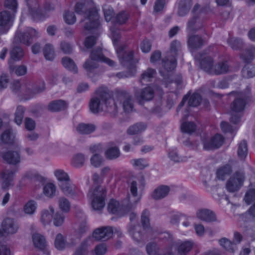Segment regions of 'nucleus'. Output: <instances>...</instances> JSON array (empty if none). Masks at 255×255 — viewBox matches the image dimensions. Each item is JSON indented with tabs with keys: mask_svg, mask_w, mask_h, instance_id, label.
I'll return each mask as SVG.
<instances>
[{
	"mask_svg": "<svg viewBox=\"0 0 255 255\" xmlns=\"http://www.w3.org/2000/svg\"><path fill=\"white\" fill-rule=\"evenodd\" d=\"M159 247L156 243L151 242L147 245L146 250L148 255H153L159 251Z\"/></svg>",
	"mask_w": 255,
	"mask_h": 255,
	"instance_id": "obj_57",
	"label": "nucleus"
},
{
	"mask_svg": "<svg viewBox=\"0 0 255 255\" xmlns=\"http://www.w3.org/2000/svg\"><path fill=\"white\" fill-rule=\"evenodd\" d=\"M43 53L45 58L47 60L51 61L54 59L55 54L52 45L47 44L45 45L43 49Z\"/></svg>",
	"mask_w": 255,
	"mask_h": 255,
	"instance_id": "obj_40",
	"label": "nucleus"
},
{
	"mask_svg": "<svg viewBox=\"0 0 255 255\" xmlns=\"http://www.w3.org/2000/svg\"><path fill=\"white\" fill-rule=\"evenodd\" d=\"M114 99L110 98L107 93L97 92L91 100L89 107L90 111L95 114L101 111L113 112L116 110L119 101H123V107L126 112L132 110V104L130 96L125 91L117 90L114 94Z\"/></svg>",
	"mask_w": 255,
	"mask_h": 255,
	"instance_id": "obj_1",
	"label": "nucleus"
},
{
	"mask_svg": "<svg viewBox=\"0 0 255 255\" xmlns=\"http://www.w3.org/2000/svg\"><path fill=\"white\" fill-rule=\"evenodd\" d=\"M19 226L12 218L3 219L0 226V238L5 237L16 233Z\"/></svg>",
	"mask_w": 255,
	"mask_h": 255,
	"instance_id": "obj_11",
	"label": "nucleus"
},
{
	"mask_svg": "<svg viewBox=\"0 0 255 255\" xmlns=\"http://www.w3.org/2000/svg\"><path fill=\"white\" fill-rule=\"evenodd\" d=\"M24 112V109L23 107L19 106L17 107L15 113L14 122L17 125H20L22 123Z\"/></svg>",
	"mask_w": 255,
	"mask_h": 255,
	"instance_id": "obj_51",
	"label": "nucleus"
},
{
	"mask_svg": "<svg viewBox=\"0 0 255 255\" xmlns=\"http://www.w3.org/2000/svg\"><path fill=\"white\" fill-rule=\"evenodd\" d=\"M196 216L200 220L206 222H211L216 220L215 214L212 211L206 209L198 210L196 213Z\"/></svg>",
	"mask_w": 255,
	"mask_h": 255,
	"instance_id": "obj_21",
	"label": "nucleus"
},
{
	"mask_svg": "<svg viewBox=\"0 0 255 255\" xmlns=\"http://www.w3.org/2000/svg\"><path fill=\"white\" fill-rule=\"evenodd\" d=\"M154 93L153 90L150 87H147L143 89L140 93H136L135 95L139 99L148 101L153 98Z\"/></svg>",
	"mask_w": 255,
	"mask_h": 255,
	"instance_id": "obj_27",
	"label": "nucleus"
},
{
	"mask_svg": "<svg viewBox=\"0 0 255 255\" xmlns=\"http://www.w3.org/2000/svg\"><path fill=\"white\" fill-rule=\"evenodd\" d=\"M120 155L119 148L116 146H111L108 148L105 152L106 157L109 159H114Z\"/></svg>",
	"mask_w": 255,
	"mask_h": 255,
	"instance_id": "obj_37",
	"label": "nucleus"
},
{
	"mask_svg": "<svg viewBox=\"0 0 255 255\" xmlns=\"http://www.w3.org/2000/svg\"><path fill=\"white\" fill-rule=\"evenodd\" d=\"M37 208L36 202L33 200L28 201L23 206V211L25 214L32 215L35 214Z\"/></svg>",
	"mask_w": 255,
	"mask_h": 255,
	"instance_id": "obj_30",
	"label": "nucleus"
},
{
	"mask_svg": "<svg viewBox=\"0 0 255 255\" xmlns=\"http://www.w3.org/2000/svg\"><path fill=\"white\" fill-rule=\"evenodd\" d=\"M75 10L77 13L84 15L83 22L86 30H92L99 26V15L92 0H83L77 2Z\"/></svg>",
	"mask_w": 255,
	"mask_h": 255,
	"instance_id": "obj_2",
	"label": "nucleus"
},
{
	"mask_svg": "<svg viewBox=\"0 0 255 255\" xmlns=\"http://www.w3.org/2000/svg\"><path fill=\"white\" fill-rule=\"evenodd\" d=\"M32 241L35 247L40 250L44 249L46 246L44 237L38 233H34L33 234Z\"/></svg>",
	"mask_w": 255,
	"mask_h": 255,
	"instance_id": "obj_29",
	"label": "nucleus"
},
{
	"mask_svg": "<svg viewBox=\"0 0 255 255\" xmlns=\"http://www.w3.org/2000/svg\"><path fill=\"white\" fill-rule=\"evenodd\" d=\"M242 74L246 78H251L255 76V66L250 65L245 67L242 70Z\"/></svg>",
	"mask_w": 255,
	"mask_h": 255,
	"instance_id": "obj_56",
	"label": "nucleus"
},
{
	"mask_svg": "<svg viewBox=\"0 0 255 255\" xmlns=\"http://www.w3.org/2000/svg\"><path fill=\"white\" fill-rule=\"evenodd\" d=\"M200 95L197 93H195L190 97L188 101V104L190 106L195 107L199 105L200 103Z\"/></svg>",
	"mask_w": 255,
	"mask_h": 255,
	"instance_id": "obj_59",
	"label": "nucleus"
},
{
	"mask_svg": "<svg viewBox=\"0 0 255 255\" xmlns=\"http://www.w3.org/2000/svg\"><path fill=\"white\" fill-rule=\"evenodd\" d=\"M155 74V71L154 70L150 68L148 69L142 74L140 79V83H143L145 82L149 81Z\"/></svg>",
	"mask_w": 255,
	"mask_h": 255,
	"instance_id": "obj_50",
	"label": "nucleus"
},
{
	"mask_svg": "<svg viewBox=\"0 0 255 255\" xmlns=\"http://www.w3.org/2000/svg\"><path fill=\"white\" fill-rule=\"evenodd\" d=\"M117 233L121 234L120 230L119 229L113 228L111 227H101L96 229L93 233V237L88 238L83 242L80 248L75 253L74 255H87V247L93 242L94 239L95 240H107L110 238L113 234Z\"/></svg>",
	"mask_w": 255,
	"mask_h": 255,
	"instance_id": "obj_3",
	"label": "nucleus"
},
{
	"mask_svg": "<svg viewBox=\"0 0 255 255\" xmlns=\"http://www.w3.org/2000/svg\"><path fill=\"white\" fill-rule=\"evenodd\" d=\"M247 143L245 141H242L239 145L238 154L241 159H244L247 155Z\"/></svg>",
	"mask_w": 255,
	"mask_h": 255,
	"instance_id": "obj_47",
	"label": "nucleus"
},
{
	"mask_svg": "<svg viewBox=\"0 0 255 255\" xmlns=\"http://www.w3.org/2000/svg\"><path fill=\"white\" fill-rule=\"evenodd\" d=\"M3 159L10 164H16L20 161V156L17 151H8L2 155Z\"/></svg>",
	"mask_w": 255,
	"mask_h": 255,
	"instance_id": "obj_26",
	"label": "nucleus"
},
{
	"mask_svg": "<svg viewBox=\"0 0 255 255\" xmlns=\"http://www.w3.org/2000/svg\"><path fill=\"white\" fill-rule=\"evenodd\" d=\"M65 217L62 213L59 211H55L52 218L53 225L56 227L62 226L65 221Z\"/></svg>",
	"mask_w": 255,
	"mask_h": 255,
	"instance_id": "obj_43",
	"label": "nucleus"
},
{
	"mask_svg": "<svg viewBox=\"0 0 255 255\" xmlns=\"http://www.w3.org/2000/svg\"><path fill=\"white\" fill-rule=\"evenodd\" d=\"M14 139V135L9 130H5L1 136V141L6 143H12Z\"/></svg>",
	"mask_w": 255,
	"mask_h": 255,
	"instance_id": "obj_52",
	"label": "nucleus"
},
{
	"mask_svg": "<svg viewBox=\"0 0 255 255\" xmlns=\"http://www.w3.org/2000/svg\"><path fill=\"white\" fill-rule=\"evenodd\" d=\"M246 105L245 100L242 93H240L231 105V109L233 112L239 113L242 112Z\"/></svg>",
	"mask_w": 255,
	"mask_h": 255,
	"instance_id": "obj_23",
	"label": "nucleus"
},
{
	"mask_svg": "<svg viewBox=\"0 0 255 255\" xmlns=\"http://www.w3.org/2000/svg\"><path fill=\"white\" fill-rule=\"evenodd\" d=\"M244 200L247 204H250L252 201L255 200V190H249L246 194Z\"/></svg>",
	"mask_w": 255,
	"mask_h": 255,
	"instance_id": "obj_62",
	"label": "nucleus"
},
{
	"mask_svg": "<svg viewBox=\"0 0 255 255\" xmlns=\"http://www.w3.org/2000/svg\"><path fill=\"white\" fill-rule=\"evenodd\" d=\"M106 195V190L103 187L98 186L90 189L87 196L94 210H101L104 207Z\"/></svg>",
	"mask_w": 255,
	"mask_h": 255,
	"instance_id": "obj_5",
	"label": "nucleus"
},
{
	"mask_svg": "<svg viewBox=\"0 0 255 255\" xmlns=\"http://www.w3.org/2000/svg\"><path fill=\"white\" fill-rule=\"evenodd\" d=\"M193 242L190 241H186L185 242H174L171 243L170 250L173 247H175L177 249V252L180 255H187L193 248Z\"/></svg>",
	"mask_w": 255,
	"mask_h": 255,
	"instance_id": "obj_16",
	"label": "nucleus"
},
{
	"mask_svg": "<svg viewBox=\"0 0 255 255\" xmlns=\"http://www.w3.org/2000/svg\"><path fill=\"white\" fill-rule=\"evenodd\" d=\"M183 219H185V220L182 222V225L185 227H189L191 224L190 218L189 217L187 218L185 215L181 213H177L174 215L171 220V222L172 224H176Z\"/></svg>",
	"mask_w": 255,
	"mask_h": 255,
	"instance_id": "obj_39",
	"label": "nucleus"
},
{
	"mask_svg": "<svg viewBox=\"0 0 255 255\" xmlns=\"http://www.w3.org/2000/svg\"><path fill=\"white\" fill-rule=\"evenodd\" d=\"M85 161V156L81 153H78L73 156L71 164L72 165L77 168L82 167Z\"/></svg>",
	"mask_w": 255,
	"mask_h": 255,
	"instance_id": "obj_41",
	"label": "nucleus"
},
{
	"mask_svg": "<svg viewBox=\"0 0 255 255\" xmlns=\"http://www.w3.org/2000/svg\"><path fill=\"white\" fill-rule=\"evenodd\" d=\"M168 157L171 160L175 162H185L187 161V157L180 156L175 148L171 149L169 151Z\"/></svg>",
	"mask_w": 255,
	"mask_h": 255,
	"instance_id": "obj_45",
	"label": "nucleus"
},
{
	"mask_svg": "<svg viewBox=\"0 0 255 255\" xmlns=\"http://www.w3.org/2000/svg\"><path fill=\"white\" fill-rule=\"evenodd\" d=\"M3 5L5 8L9 10L10 12L16 13L18 7L17 0H5Z\"/></svg>",
	"mask_w": 255,
	"mask_h": 255,
	"instance_id": "obj_48",
	"label": "nucleus"
},
{
	"mask_svg": "<svg viewBox=\"0 0 255 255\" xmlns=\"http://www.w3.org/2000/svg\"><path fill=\"white\" fill-rule=\"evenodd\" d=\"M68 103L62 100H55L49 103L48 109L52 112H58L67 108Z\"/></svg>",
	"mask_w": 255,
	"mask_h": 255,
	"instance_id": "obj_25",
	"label": "nucleus"
},
{
	"mask_svg": "<svg viewBox=\"0 0 255 255\" xmlns=\"http://www.w3.org/2000/svg\"><path fill=\"white\" fill-rule=\"evenodd\" d=\"M102 61L111 67H115V62L108 58L105 57L101 49L93 51L90 55V59L84 65V68L88 72L91 71L97 67V62Z\"/></svg>",
	"mask_w": 255,
	"mask_h": 255,
	"instance_id": "obj_8",
	"label": "nucleus"
},
{
	"mask_svg": "<svg viewBox=\"0 0 255 255\" xmlns=\"http://www.w3.org/2000/svg\"><path fill=\"white\" fill-rule=\"evenodd\" d=\"M13 70H10V72H14L17 76H22L25 75L27 72V68L24 65H20L15 68L12 67Z\"/></svg>",
	"mask_w": 255,
	"mask_h": 255,
	"instance_id": "obj_61",
	"label": "nucleus"
},
{
	"mask_svg": "<svg viewBox=\"0 0 255 255\" xmlns=\"http://www.w3.org/2000/svg\"><path fill=\"white\" fill-rule=\"evenodd\" d=\"M224 138L219 134H216L211 138L204 137L202 138L203 149L211 150L220 147L223 143Z\"/></svg>",
	"mask_w": 255,
	"mask_h": 255,
	"instance_id": "obj_15",
	"label": "nucleus"
},
{
	"mask_svg": "<svg viewBox=\"0 0 255 255\" xmlns=\"http://www.w3.org/2000/svg\"><path fill=\"white\" fill-rule=\"evenodd\" d=\"M14 173L11 170H6L1 173V187L7 189L13 185Z\"/></svg>",
	"mask_w": 255,
	"mask_h": 255,
	"instance_id": "obj_19",
	"label": "nucleus"
},
{
	"mask_svg": "<svg viewBox=\"0 0 255 255\" xmlns=\"http://www.w3.org/2000/svg\"><path fill=\"white\" fill-rule=\"evenodd\" d=\"M196 125L193 122H184L181 124V129L183 132L191 133L196 129Z\"/></svg>",
	"mask_w": 255,
	"mask_h": 255,
	"instance_id": "obj_49",
	"label": "nucleus"
},
{
	"mask_svg": "<svg viewBox=\"0 0 255 255\" xmlns=\"http://www.w3.org/2000/svg\"><path fill=\"white\" fill-rule=\"evenodd\" d=\"M39 36V32L32 28H28L24 32H22L19 28L15 33L14 40L16 42H21L29 45L32 38Z\"/></svg>",
	"mask_w": 255,
	"mask_h": 255,
	"instance_id": "obj_12",
	"label": "nucleus"
},
{
	"mask_svg": "<svg viewBox=\"0 0 255 255\" xmlns=\"http://www.w3.org/2000/svg\"><path fill=\"white\" fill-rule=\"evenodd\" d=\"M15 13L8 10L0 11V34H6L13 25Z\"/></svg>",
	"mask_w": 255,
	"mask_h": 255,
	"instance_id": "obj_10",
	"label": "nucleus"
},
{
	"mask_svg": "<svg viewBox=\"0 0 255 255\" xmlns=\"http://www.w3.org/2000/svg\"><path fill=\"white\" fill-rule=\"evenodd\" d=\"M53 174L56 179L59 182H65L69 181L70 179L68 174L61 169H55L53 171Z\"/></svg>",
	"mask_w": 255,
	"mask_h": 255,
	"instance_id": "obj_35",
	"label": "nucleus"
},
{
	"mask_svg": "<svg viewBox=\"0 0 255 255\" xmlns=\"http://www.w3.org/2000/svg\"><path fill=\"white\" fill-rule=\"evenodd\" d=\"M54 213L55 208L52 206H49L48 208L42 210L40 217L41 224L45 227L50 225Z\"/></svg>",
	"mask_w": 255,
	"mask_h": 255,
	"instance_id": "obj_17",
	"label": "nucleus"
},
{
	"mask_svg": "<svg viewBox=\"0 0 255 255\" xmlns=\"http://www.w3.org/2000/svg\"><path fill=\"white\" fill-rule=\"evenodd\" d=\"M131 164L135 168L138 169H143L147 166V162L143 159H132L130 161Z\"/></svg>",
	"mask_w": 255,
	"mask_h": 255,
	"instance_id": "obj_58",
	"label": "nucleus"
},
{
	"mask_svg": "<svg viewBox=\"0 0 255 255\" xmlns=\"http://www.w3.org/2000/svg\"><path fill=\"white\" fill-rule=\"evenodd\" d=\"M103 158L98 153H95L90 158V162L95 167H99L103 162Z\"/></svg>",
	"mask_w": 255,
	"mask_h": 255,
	"instance_id": "obj_53",
	"label": "nucleus"
},
{
	"mask_svg": "<svg viewBox=\"0 0 255 255\" xmlns=\"http://www.w3.org/2000/svg\"><path fill=\"white\" fill-rule=\"evenodd\" d=\"M56 186L53 183H47L43 188V194L48 198H52L56 195Z\"/></svg>",
	"mask_w": 255,
	"mask_h": 255,
	"instance_id": "obj_28",
	"label": "nucleus"
},
{
	"mask_svg": "<svg viewBox=\"0 0 255 255\" xmlns=\"http://www.w3.org/2000/svg\"><path fill=\"white\" fill-rule=\"evenodd\" d=\"M27 3L29 14L34 19H40L41 11L36 0H26Z\"/></svg>",
	"mask_w": 255,
	"mask_h": 255,
	"instance_id": "obj_20",
	"label": "nucleus"
},
{
	"mask_svg": "<svg viewBox=\"0 0 255 255\" xmlns=\"http://www.w3.org/2000/svg\"><path fill=\"white\" fill-rule=\"evenodd\" d=\"M59 186L62 193L67 196L72 197L77 193V187L70 180L61 182Z\"/></svg>",
	"mask_w": 255,
	"mask_h": 255,
	"instance_id": "obj_18",
	"label": "nucleus"
},
{
	"mask_svg": "<svg viewBox=\"0 0 255 255\" xmlns=\"http://www.w3.org/2000/svg\"><path fill=\"white\" fill-rule=\"evenodd\" d=\"M10 55V58L8 61L9 68L10 70H13L12 62L20 60L23 57L24 53L21 48L16 47L11 50Z\"/></svg>",
	"mask_w": 255,
	"mask_h": 255,
	"instance_id": "obj_24",
	"label": "nucleus"
},
{
	"mask_svg": "<svg viewBox=\"0 0 255 255\" xmlns=\"http://www.w3.org/2000/svg\"><path fill=\"white\" fill-rule=\"evenodd\" d=\"M111 38L120 62L123 65H130L133 57L132 51L127 49L125 46L120 43V35L119 30L115 28H111Z\"/></svg>",
	"mask_w": 255,
	"mask_h": 255,
	"instance_id": "obj_4",
	"label": "nucleus"
},
{
	"mask_svg": "<svg viewBox=\"0 0 255 255\" xmlns=\"http://www.w3.org/2000/svg\"><path fill=\"white\" fill-rule=\"evenodd\" d=\"M95 129L96 127L93 125L80 124L76 127V130L82 134H89L93 132Z\"/></svg>",
	"mask_w": 255,
	"mask_h": 255,
	"instance_id": "obj_34",
	"label": "nucleus"
},
{
	"mask_svg": "<svg viewBox=\"0 0 255 255\" xmlns=\"http://www.w3.org/2000/svg\"><path fill=\"white\" fill-rule=\"evenodd\" d=\"M141 227L139 226H130L128 232L132 238L136 242L142 239L143 235L140 233Z\"/></svg>",
	"mask_w": 255,
	"mask_h": 255,
	"instance_id": "obj_31",
	"label": "nucleus"
},
{
	"mask_svg": "<svg viewBox=\"0 0 255 255\" xmlns=\"http://www.w3.org/2000/svg\"><path fill=\"white\" fill-rule=\"evenodd\" d=\"M65 22L68 24H73L76 21V17L73 12L67 11L63 14Z\"/></svg>",
	"mask_w": 255,
	"mask_h": 255,
	"instance_id": "obj_55",
	"label": "nucleus"
},
{
	"mask_svg": "<svg viewBox=\"0 0 255 255\" xmlns=\"http://www.w3.org/2000/svg\"><path fill=\"white\" fill-rule=\"evenodd\" d=\"M151 43L149 41L144 40L142 41L140 45V49L144 53L149 52L151 50Z\"/></svg>",
	"mask_w": 255,
	"mask_h": 255,
	"instance_id": "obj_64",
	"label": "nucleus"
},
{
	"mask_svg": "<svg viewBox=\"0 0 255 255\" xmlns=\"http://www.w3.org/2000/svg\"><path fill=\"white\" fill-rule=\"evenodd\" d=\"M146 128V125L143 123H137L129 127L127 130L128 134L134 135L144 131Z\"/></svg>",
	"mask_w": 255,
	"mask_h": 255,
	"instance_id": "obj_33",
	"label": "nucleus"
},
{
	"mask_svg": "<svg viewBox=\"0 0 255 255\" xmlns=\"http://www.w3.org/2000/svg\"><path fill=\"white\" fill-rule=\"evenodd\" d=\"M128 189L129 195L126 200L129 203V206L133 208L141 200L142 187L138 180L131 179L128 182Z\"/></svg>",
	"mask_w": 255,
	"mask_h": 255,
	"instance_id": "obj_6",
	"label": "nucleus"
},
{
	"mask_svg": "<svg viewBox=\"0 0 255 255\" xmlns=\"http://www.w3.org/2000/svg\"><path fill=\"white\" fill-rule=\"evenodd\" d=\"M105 18L108 22L111 20L113 15V10L112 7L108 6H105L103 8Z\"/></svg>",
	"mask_w": 255,
	"mask_h": 255,
	"instance_id": "obj_63",
	"label": "nucleus"
},
{
	"mask_svg": "<svg viewBox=\"0 0 255 255\" xmlns=\"http://www.w3.org/2000/svg\"><path fill=\"white\" fill-rule=\"evenodd\" d=\"M192 0H181L179 5L178 13L179 15H185L190 9Z\"/></svg>",
	"mask_w": 255,
	"mask_h": 255,
	"instance_id": "obj_32",
	"label": "nucleus"
},
{
	"mask_svg": "<svg viewBox=\"0 0 255 255\" xmlns=\"http://www.w3.org/2000/svg\"><path fill=\"white\" fill-rule=\"evenodd\" d=\"M200 64L202 68L210 74L219 75L225 73L228 70V66L226 62L219 63L213 66V60L211 57H204L201 60Z\"/></svg>",
	"mask_w": 255,
	"mask_h": 255,
	"instance_id": "obj_7",
	"label": "nucleus"
},
{
	"mask_svg": "<svg viewBox=\"0 0 255 255\" xmlns=\"http://www.w3.org/2000/svg\"><path fill=\"white\" fill-rule=\"evenodd\" d=\"M231 171L230 166L227 165L220 168L217 171V177L220 180H224Z\"/></svg>",
	"mask_w": 255,
	"mask_h": 255,
	"instance_id": "obj_46",
	"label": "nucleus"
},
{
	"mask_svg": "<svg viewBox=\"0 0 255 255\" xmlns=\"http://www.w3.org/2000/svg\"><path fill=\"white\" fill-rule=\"evenodd\" d=\"M170 191V188L166 185H160L156 188L151 194L155 200H159L166 197Z\"/></svg>",
	"mask_w": 255,
	"mask_h": 255,
	"instance_id": "obj_22",
	"label": "nucleus"
},
{
	"mask_svg": "<svg viewBox=\"0 0 255 255\" xmlns=\"http://www.w3.org/2000/svg\"><path fill=\"white\" fill-rule=\"evenodd\" d=\"M58 205L59 209L64 213H68L71 209L70 201L64 197H60L58 200Z\"/></svg>",
	"mask_w": 255,
	"mask_h": 255,
	"instance_id": "obj_38",
	"label": "nucleus"
},
{
	"mask_svg": "<svg viewBox=\"0 0 255 255\" xmlns=\"http://www.w3.org/2000/svg\"><path fill=\"white\" fill-rule=\"evenodd\" d=\"M204 43V40L199 36L194 35L189 37L188 44L192 48L200 47Z\"/></svg>",
	"mask_w": 255,
	"mask_h": 255,
	"instance_id": "obj_42",
	"label": "nucleus"
},
{
	"mask_svg": "<svg viewBox=\"0 0 255 255\" xmlns=\"http://www.w3.org/2000/svg\"><path fill=\"white\" fill-rule=\"evenodd\" d=\"M62 63L64 67L74 73L77 72V68L74 62L70 58L65 57L62 60Z\"/></svg>",
	"mask_w": 255,
	"mask_h": 255,
	"instance_id": "obj_44",
	"label": "nucleus"
},
{
	"mask_svg": "<svg viewBox=\"0 0 255 255\" xmlns=\"http://www.w3.org/2000/svg\"><path fill=\"white\" fill-rule=\"evenodd\" d=\"M149 212L147 210H144L143 211L141 217V220L143 228L144 230L147 228L149 226Z\"/></svg>",
	"mask_w": 255,
	"mask_h": 255,
	"instance_id": "obj_60",
	"label": "nucleus"
},
{
	"mask_svg": "<svg viewBox=\"0 0 255 255\" xmlns=\"http://www.w3.org/2000/svg\"><path fill=\"white\" fill-rule=\"evenodd\" d=\"M244 175L242 172H236L227 183V189L231 192L237 191L243 185Z\"/></svg>",
	"mask_w": 255,
	"mask_h": 255,
	"instance_id": "obj_14",
	"label": "nucleus"
},
{
	"mask_svg": "<svg viewBox=\"0 0 255 255\" xmlns=\"http://www.w3.org/2000/svg\"><path fill=\"white\" fill-rule=\"evenodd\" d=\"M54 245L55 248L59 250L63 249L66 246L64 237L61 234H58L55 238Z\"/></svg>",
	"mask_w": 255,
	"mask_h": 255,
	"instance_id": "obj_54",
	"label": "nucleus"
},
{
	"mask_svg": "<svg viewBox=\"0 0 255 255\" xmlns=\"http://www.w3.org/2000/svg\"><path fill=\"white\" fill-rule=\"evenodd\" d=\"M219 243L221 247L230 253H234L236 250V245L226 238L220 240Z\"/></svg>",
	"mask_w": 255,
	"mask_h": 255,
	"instance_id": "obj_36",
	"label": "nucleus"
},
{
	"mask_svg": "<svg viewBox=\"0 0 255 255\" xmlns=\"http://www.w3.org/2000/svg\"><path fill=\"white\" fill-rule=\"evenodd\" d=\"M133 208L129 206V203L125 199L122 205H120L119 202L114 199H111L108 204V210L112 214H116L119 216H123L129 212Z\"/></svg>",
	"mask_w": 255,
	"mask_h": 255,
	"instance_id": "obj_13",
	"label": "nucleus"
},
{
	"mask_svg": "<svg viewBox=\"0 0 255 255\" xmlns=\"http://www.w3.org/2000/svg\"><path fill=\"white\" fill-rule=\"evenodd\" d=\"M180 47V43L178 41L175 40L171 43L170 51L168 53L167 57L162 62L164 70L169 72L175 68L176 66L175 55L177 54Z\"/></svg>",
	"mask_w": 255,
	"mask_h": 255,
	"instance_id": "obj_9",
	"label": "nucleus"
}]
</instances>
